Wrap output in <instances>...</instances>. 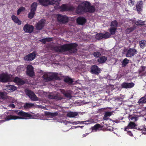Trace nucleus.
<instances>
[{
    "mask_svg": "<svg viewBox=\"0 0 146 146\" xmlns=\"http://www.w3.org/2000/svg\"><path fill=\"white\" fill-rule=\"evenodd\" d=\"M4 116L5 119L1 120L0 122H3L11 120L28 119L31 118V117L30 114L24 112L23 111H19L17 110L6 112L4 114Z\"/></svg>",
    "mask_w": 146,
    "mask_h": 146,
    "instance_id": "f257e3e1",
    "label": "nucleus"
},
{
    "mask_svg": "<svg viewBox=\"0 0 146 146\" xmlns=\"http://www.w3.org/2000/svg\"><path fill=\"white\" fill-rule=\"evenodd\" d=\"M61 0H38L39 3L41 5L44 6H47L48 5L55 4L57 6H55V9H60L62 11H73L75 8L73 6L63 5L61 6L59 5V2Z\"/></svg>",
    "mask_w": 146,
    "mask_h": 146,
    "instance_id": "f03ea898",
    "label": "nucleus"
},
{
    "mask_svg": "<svg viewBox=\"0 0 146 146\" xmlns=\"http://www.w3.org/2000/svg\"><path fill=\"white\" fill-rule=\"evenodd\" d=\"M75 3L78 5L76 10L77 13L80 14L85 12H93L95 10L94 7L90 6V3L89 2L78 1H76Z\"/></svg>",
    "mask_w": 146,
    "mask_h": 146,
    "instance_id": "7ed1b4c3",
    "label": "nucleus"
},
{
    "mask_svg": "<svg viewBox=\"0 0 146 146\" xmlns=\"http://www.w3.org/2000/svg\"><path fill=\"white\" fill-rule=\"evenodd\" d=\"M77 46L76 44L71 43L56 46L54 48V49L57 52H61L69 50L71 52H74L77 50L76 47Z\"/></svg>",
    "mask_w": 146,
    "mask_h": 146,
    "instance_id": "20e7f679",
    "label": "nucleus"
},
{
    "mask_svg": "<svg viewBox=\"0 0 146 146\" xmlns=\"http://www.w3.org/2000/svg\"><path fill=\"white\" fill-rule=\"evenodd\" d=\"M43 78L46 81H50L54 79L59 80L60 78L58 76V74L56 73H45L43 76Z\"/></svg>",
    "mask_w": 146,
    "mask_h": 146,
    "instance_id": "39448f33",
    "label": "nucleus"
},
{
    "mask_svg": "<svg viewBox=\"0 0 146 146\" xmlns=\"http://www.w3.org/2000/svg\"><path fill=\"white\" fill-rule=\"evenodd\" d=\"M25 91L26 94L32 100L34 101H37L38 100V98L33 92L28 90H26Z\"/></svg>",
    "mask_w": 146,
    "mask_h": 146,
    "instance_id": "423d86ee",
    "label": "nucleus"
},
{
    "mask_svg": "<svg viewBox=\"0 0 146 146\" xmlns=\"http://www.w3.org/2000/svg\"><path fill=\"white\" fill-rule=\"evenodd\" d=\"M10 76L6 73L1 74L0 75V81L2 82H7L9 80Z\"/></svg>",
    "mask_w": 146,
    "mask_h": 146,
    "instance_id": "0eeeda50",
    "label": "nucleus"
},
{
    "mask_svg": "<svg viewBox=\"0 0 146 146\" xmlns=\"http://www.w3.org/2000/svg\"><path fill=\"white\" fill-rule=\"evenodd\" d=\"M34 27L32 25L26 24L24 27L23 29L25 32L31 33L33 31Z\"/></svg>",
    "mask_w": 146,
    "mask_h": 146,
    "instance_id": "6e6552de",
    "label": "nucleus"
},
{
    "mask_svg": "<svg viewBox=\"0 0 146 146\" xmlns=\"http://www.w3.org/2000/svg\"><path fill=\"white\" fill-rule=\"evenodd\" d=\"M36 54L35 52H33L25 56L24 59L25 60L31 61L33 60L35 58Z\"/></svg>",
    "mask_w": 146,
    "mask_h": 146,
    "instance_id": "1a4fd4ad",
    "label": "nucleus"
},
{
    "mask_svg": "<svg viewBox=\"0 0 146 146\" xmlns=\"http://www.w3.org/2000/svg\"><path fill=\"white\" fill-rule=\"evenodd\" d=\"M58 21L63 23L67 22L68 20V18L66 16L58 15L57 17Z\"/></svg>",
    "mask_w": 146,
    "mask_h": 146,
    "instance_id": "9d476101",
    "label": "nucleus"
},
{
    "mask_svg": "<svg viewBox=\"0 0 146 146\" xmlns=\"http://www.w3.org/2000/svg\"><path fill=\"white\" fill-rule=\"evenodd\" d=\"M137 52V50L134 49L130 48L127 51L126 54V56L127 57H131L133 56Z\"/></svg>",
    "mask_w": 146,
    "mask_h": 146,
    "instance_id": "9b49d317",
    "label": "nucleus"
},
{
    "mask_svg": "<svg viewBox=\"0 0 146 146\" xmlns=\"http://www.w3.org/2000/svg\"><path fill=\"white\" fill-rule=\"evenodd\" d=\"M27 73L30 76H33L34 74V72L33 67L31 65H29L27 67Z\"/></svg>",
    "mask_w": 146,
    "mask_h": 146,
    "instance_id": "f8f14e48",
    "label": "nucleus"
},
{
    "mask_svg": "<svg viewBox=\"0 0 146 146\" xmlns=\"http://www.w3.org/2000/svg\"><path fill=\"white\" fill-rule=\"evenodd\" d=\"M45 21L43 19L40 20L37 23L36 26V28L38 30H40L44 26Z\"/></svg>",
    "mask_w": 146,
    "mask_h": 146,
    "instance_id": "ddd939ff",
    "label": "nucleus"
},
{
    "mask_svg": "<svg viewBox=\"0 0 146 146\" xmlns=\"http://www.w3.org/2000/svg\"><path fill=\"white\" fill-rule=\"evenodd\" d=\"M101 71L100 69L97 66H92L91 68V72L92 73L98 74Z\"/></svg>",
    "mask_w": 146,
    "mask_h": 146,
    "instance_id": "4468645a",
    "label": "nucleus"
},
{
    "mask_svg": "<svg viewBox=\"0 0 146 146\" xmlns=\"http://www.w3.org/2000/svg\"><path fill=\"white\" fill-rule=\"evenodd\" d=\"M134 86V84L133 83H127L124 82L121 84L122 88H131L133 87Z\"/></svg>",
    "mask_w": 146,
    "mask_h": 146,
    "instance_id": "2eb2a0df",
    "label": "nucleus"
},
{
    "mask_svg": "<svg viewBox=\"0 0 146 146\" xmlns=\"http://www.w3.org/2000/svg\"><path fill=\"white\" fill-rule=\"evenodd\" d=\"M16 87L13 85H10L7 86L5 90L8 92H11L16 90Z\"/></svg>",
    "mask_w": 146,
    "mask_h": 146,
    "instance_id": "dca6fc26",
    "label": "nucleus"
},
{
    "mask_svg": "<svg viewBox=\"0 0 146 146\" xmlns=\"http://www.w3.org/2000/svg\"><path fill=\"white\" fill-rule=\"evenodd\" d=\"M142 3L141 1H139L137 3L136 5V8L137 11L139 13L142 10Z\"/></svg>",
    "mask_w": 146,
    "mask_h": 146,
    "instance_id": "f3484780",
    "label": "nucleus"
},
{
    "mask_svg": "<svg viewBox=\"0 0 146 146\" xmlns=\"http://www.w3.org/2000/svg\"><path fill=\"white\" fill-rule=\"evenodd\" d=\"M136 125L133 122H131L125 129V131H127V129H132L134 128Z\"/></svg>",
    "mask_w": 146,
    "mask_h": 146,
    "instance_id": "a211bd4d",
    "label": "nucleus"
},
{
    "mask_svg": "<svg viewBox=\"0 0 146 146\" xmlns=\"http://www.w3.org/2000/svg\"><path fill=\"white\" fill-rule=\"evenodd\" d=\"M14 82L19 85H22L24 83V82L23 80L17 77L15 78Z\"/></svg>",
    "mask_w": 146,
    "mask_h": 146,
    "instance_id": "6ab92c4d",
    "label": "nucleus"
},
{
    "mask_svg": "<svg viewBox=\"0 0 146 146\" xmlns=\"http://www.w3.org/2000/svg\"><path fill=\"white\" fill-rule=\"evenodd\" d=\"M11 18L12 19L15 23H17L19 25H20L21 24V21L16 16L13 15L12 16Z\"/></svg>",
    "mask_w": 146,
    "mask_h": 146,
    "instance_id": "aec40b11",
    "label": "nucleus"
},
{
    "mask_svg": "<svg viewBox=\"0 0 146 146\" xmlns=\"http://www.w3.org/2000/svg\"><path fill=\"white\" fill-rule=\"evenodd\" d=\"M48 98L51 99H54L57 100H60L62 98L60 97L59 94L54 95L53 94H50L48 96Z\"/></svg>",
    "mask_w": 146,
    "mask_h": 146,
    "instance_id": "412c9836",
    "label": "nucleus"
},
{
    "mask_svg": "<svg viewBox=\"0 0 146 146\" xmlns=\"http://www.w3.org/2000/svg\"><path fill=\"white\" fill-rule=\"evenodd\" d=\"M3 100L7 101V102H10L13 103L15 101L13 98L10 96H8L6 94L5 98Z\"/></svg>",
    "mask_w": 146,
    "mask_h": 146,
    "instance_id": "4be33fe9",
    "label": "nucleus"
},
{
    "mask_svg": "<svg viewBox=\"0 0 146 146\" xmlns=\"http://www.w3.org/2000/svg\"><path fill=\"white\" fill-rule=\"evenodd\" d=\"M112 112H106L103 118L104 120H108L109 118L108 117L111 116L112 114Z\"/></svg>",
    "mask_w": 146,
    "mask_h": 146,
    "instance_id": "5701e85b",
    "label": "nucleus"
},
{
    "mask_svg": "<svg viewBox=\"0 0 146 146\" xmlns=\"http://www.w3.org/2000/svg\"><path fill=\"white\" fill-rule=\"evenodd\" d=\"M77 21L79 24L82 25L85 23L86 19L83 17H79L77 19Z\"/></svg>",
    "mask_w": 146,
    "mask_h": 146,
    "instance_id": "b1692460",
    "label": "nucleus"
},
{
    "mask_svg": "<svg viewBox=\"0 0 146 146\" xmlns=\"http://www.w3.org/2000/svg\"><path fill=\"white\" fill-rule=\"evenodd\" d=\"M78 113L77 112H73L70 111L68 112L67 116L70 117H73L78 115Z\"/></svg>",
    "mask_w": 146,
    "mask_h": 146,
    "instance_id": "393cba45",
    "label": "nucleus"
},
{
    "mask_svg": "<svg viewBox=\"0 0 146 146\" xmlns=\"http://www.w3.org/2000/svg\"><path fill=\"white\" fill-rule=\"evenodd\" d=\"M107 58L105 56H102L100 58L98 59V61L100 63H103L107 60Z\"/></svg>",
    "mask_w": 146,
    "mask_h": 146,
    "instance_id": "a878e982",
    "label": "nucleus"
},
{
    "mask_svg": "<svg viewBox=\"0 0 146 146\" xmlns=\"http://www.w3.org/2000/svg\"><path fill=\"white\" fill-rule=\"evenodd\" d=\"M139 44L140 47L142 48H143L145 46H146V41L145 40L140 41Z\"/></svg>",
    "mask_w": 146,
    "mask_h": 146,
    "instance_id": "bb28decb",
    "label": "nucleus"
},
{
    "mask_svg": "<svg viewBox=\"0 0 146 146\" xmlns=\"http://www.w3.org/2000/svg\"><path fill=\"white\" fill-rule=\"evenodd\" d=\"M139 104H143L146 103V97L141 98L138 101Z\"/></svg>",
    "mask_w": 146,
    "mask_h": 146,
    "instance_id": "cd10ccee",
    "label": "nucleus"
},
{
    "mask_svg": "<svg viewBox=\"0 0 146 146\" xmlns=\"http://www.w3.org/2000/svg\"><path fill=\"white\" fill-rule=\"evenodd\" d=\"M35 11H33V9H31V11L28 15V17L30 19H32L33 18L35 14Z\"/></svg>",
    "mask_w": 146,
    "mask_h": 146,
    "instance_id": "c85d7f7f",
    "label": "nucleus"
},
{
    "mask_svg": "<svg viewBox=\"0 0 146 146\" xmlns=\"http://www.w3.org/2000/svg\"><path fill=\"white\" fill-rule=\"evenodd\" d=\"M134 22L137 25H144L145 21H142L141 20H139L137 21H134Z\"/></svg>",
    "mask_w": 146,
    "mask_h": 146,
    "instance_id": "c756f323",
    "label": "nucleus"
},
{
    "mask_svg": "<svg viewBox=\"0 0 146 146\" xmlns=\"http://www.w3.org/2000/svg\"><path fill=\"white\" fill-rule=\"evenodd\" d=\"M34 106V105L33 104L26 103L24 105V107L25 108H31Z\"/></svg>",
    "mask_w": 146,
    "mask_h": 146,
    "instance_id": "7c9ffc66",
    "label": "nucleus"
},
{
    "mask_svg": "<svg viewBox=\"0 0 146 146\" xmlns=\"http://www.w3.org/2000/svg\"><path fill=\"white\" fill-rule=\"evenodd\" d=\"M117 23L116 21H112L111 24V26L113 27L117 28Z\"/></svg>",
    "mask_w": 146,
    "mask_h": 146,
    "instance_id": "2f4dec72",
    "label": "nucleus"
},
{
    "mask_svg": "<svg viewBox=\"0 0 146 146\" xmlns=\"http://www.w3.org/2000/svg\"><path fill=\"white\" fill-rule=\"evenodd\" d=\"M129 60L127 58H125L122 62L123 66H125L129 62Z\"/></svg>",
    "mask_w": 146,
    "mask_h": 146,
    "instance_id": "473e14b6",
    "label": "nucleus"
},
{
    "mask_svg": "<svg viewBox=\"0 0 146 146\" xmlns=\"http://www.w3.org/2000/svg\"><path fill=\"white\" fill-rule=\"evenodd\" d=\"M64 81L68 83H71L72 82V80L71 79L68 77H65L64 79Z\"/></svg>",
    "mask_w": 146,
    "mask_h": 146,
    "instance_id": "72a5a7b5",
    "label": "nucleus"
},
{
    "mask_svg": "<svg viewBox=\"0 0 146 146\" xmlns=\"http://www.w3.org/2000/svg\"><path fill=\"white\" fill-rule=\"evenodd\" d=\"M37 6V3H36L35 2L33 3L31 6V9H33V11H35Z\"/></svg>",
    "mask_w": 146,
    "mask_h": 146,
    "instance_id": "f704fd0d",
    "label": "nucleus"
},
{
    "mask_svg": "<svg viewBox=\"0 0 146 146\" xmlns=\"http://www.w3.org/2000/svg\"><path fill=\"white\" fill-rule=\"evenodd\" d=\"M96 39L98 40L102 39L103 38V34L102 33H100L97 34L96 35Z\"/></svg>",
    "mask_w": 146,
    "mask_h": 146,
    "instance_id": "c9c22d12",
    "label": "nucleus"
},
{
    "mask_svg": "<svg viewBox=\"0 0 146 146\" xmlns=\"http://www.w3.org/2000/svg\"><path fill=\"white\" fill-rule=\"evenodd\" d=\"M7 94L5 92H3L0 91V99L3 100Z\"/></svg>",
    "mask_w": 146,
    "mask_h": 146,
    "instance_id": "e433bc0d",
    "label": "nucleus"
},
{
    "mask_svg": "<svg viewBox=\"0 0 146 146\" xmlns=\"http://www.w3.org/2000/svg\"><path fill=\"white\" fill-rule=\"evenodd\" d=\"M61 92L64 94V96L70 98L71 97V95L69 93L66 92L63 90H62Z\"/></svg>",
    "mask_w": 146,
    "mask_h": 146,
    "instance_id": "4c0bfd02",
    "label": "nucleus"
},
{
    "mask_svg": "<svg viewBox=\"0 0 146 146\" xmlns=\"http://www.w3.org/2000/svg\"><path fill=\"white\" fill-rule=\"evenodd\" d=\"M45 114L46 115L49 116H53L57 115L56 113H51L49 112H45Z\"/></svg>",
    "mask_w": 146,
    "mask_h": 146,
    "instance_id": "58836bf2",
    "label": "nucleus"
},
{
    "mask_svg": "<svg viewBox=\"0 0 146 146\" xmlns=\"http://www.w3.org/2000/svg\"><path fill=\"white\" fill-rule=\"evenodd\" d=\"M117 29V28L116 27H111L110 30V32L111 35H113L115 33L116 30Z\"/></svg>",
    "mask_w": 146,
    "mask_h": 146,
    "instance_id": "ea45409f",
    "label": "nucleus"
},
{
    "mask_svg": "<svg viewBox=\"0 0 146 146\" xmlns=\"http://www.w3.org/2000/svg\"><path fill=\"white\" fill-rule=\"evenodd\" d=\"M134 29V28L133 27L127 28L125 30V32L126 33L129 34L133 31Z\"/></svg>",
    "mask_w": 146,
    "mask_h": 146,
    "instance_id": "a19ab883",
    "label": "nucleus"
},
{
    "mask_svg": "<svg viewBox=\"0 0 146 146\" xmlns=\"http://www.w3.org/2000/svg\"><path fill=\"white\" fill-rule=\"evenodd\" d=\"M135 3V0H129L128 4L131 6H133Z\"/></svg>",
    "mask_w": 146,
    "mask_h": 146,
    "instance_id": "79ce46f5",
    "label": "nucleus"
},
{
    "mask_svg": "<svg viewBox=\"0 0 146 146\" xmlns=\"http://www.w3.org/2000/svg\"><path fill=\"white\" fill-rule=\"evenodd\" d=\"M100 125L98 124H97L94 126L92 128V130L94 131H96L99 128Z\"/></svg>",
    "mask_w": 146,
    "mask_h": 146,
    "instance_id": "37998d69",
    "label": "nucleus"
},
{
    "mask_svg": "<svg viewBox=\"0 0 146 146\" xmlns=\"http://www.w3.org/2000/svg\"><path fill=\"white\" fill-rule=\"evenodd\" d=\"M103 38H107L110 37V34L108 33H106L105 34H103Z\"/></svg>",
    "mask_w": 146,
    "mask_h": 146,
    "instance_id": "c03bdc74",
    "label": "nucleus"
},
{
    "mask_svg": "<svg viewBox=\"0 0 146 146\" xmlns=\"http://www.w3.org/2000/svg\"><path fill=\"white\" fill-rule=\"evenodd\" d=\"M93 55L95 57L98 58L101 55V54L99 52H94Z\"/></svg>",
    "mask_w": 146,
    "mask_h": 146,
    "instance_id": "a18cd8bd",
    "label": "nucleus"
},
{
    "mask_svg": "<svg viewBox=\"0 0 146 146\" xmlns=\"http://www.w3.org/2000/svg\"><path fill=\"white\" fill-rule=\"evenodd\" d=\"M25 9L23 7H21L20 8H19V9L18 10L17 14L18 15H19V14H20V13L22 11H24Z\"/></svg>",
    "mask_w": 146,
    "mask_h": 146,
    "instance_id": "49530a36",
    "label": "nucleus"
},
{
    "mask_svg": "<svg viewBox=\"0 0 146 146\" xmlns=\"http://www.w3.org/2000/svg\"><path fill=\"white\" fill-rule=\"evenodd\" d=\"M130 119L133 121H136L138 120V118L137 117H133L130 118Z\"/></svg>",
    "mask_w": 146,
    "mask_h": 146,
    "instance_id": "de8ad7c7",
    "label": "nucleus"
},
{
    "mask_svg": "<svg viewBox=\"0 0 146 146\" xmlns=\"http://www.w3.org/2000/svg\"><path fill=\"white\" fill-rule=\"evenodd\" d=\"M145 68L144 67H141L139 70V72L140 73L142 72L145 70Z\"/></svg>",
    "mask_w": 146,
    "mask_h": 146,
    "instance_id": "09e8293b",
    "label": "nucleus"
},
{
    "mask_svg": "<svg viewBox=\"0 0 146 146\" xmlns=\"http://www.w3.org/2000/svg\"><path fill=\"white\" fill-rule=\"evenodd\" d=\"M46 41L49 42L52 40V38H45Z\"/></svg>",
    "mask_w": 146,
    "mask_h": 146,
    "instance_id": "8fccbe9b",
    "label": "nucleus"
},
{
    "mask_svg": "<svg viewBox=\"0 0 146 146\" xmlns=\"http://www.w3.org/2000/svg\"><path fill=\"white\" fill-rule=\"evenodd\" d=\"M10 107H11V108H15V105L13 104H11L9 105Z\"/></svg>",
    "mask_w": 146,
    "mask_h": 146,
    "instance_id": "3c124183",
    "label": "nucleus"
},
{
    "mask_svg": "<svg viewBox=\"0 0 146 146\" xmlns=\"http://www.w3.org/2000/svg\"><path fill=\"white\" fill-rule=\"evenodd\" d=\"M40 41L44 43L46 41V40L45 38L41 39L40 40Z\"/></svg>",
    "mask_w": 146,
    "mask_h": 146,
    "instance_id": "603ef678",
    "label": "nucleus"
},
{
    "mask_svg": "<svg viewBox=\"0 0 146 146\" xmlns=\"http://www.w3.org/2000/svg\"><path fill=\"white\" fill-rule=\"evenodd\" d=\"M128 134L131 136H133V134L130 131H127Z\"/></svg>",
    "mask_w": 146,
    "mask_h": 146,
    "instance_id": "864d4df0",
    "label": "nucleus"
},
{
    "mask_svg": "<svg viewBox=\"0 0 146 146\" xmlns=\"http://www.w3.org/2000/svg\"><path fill=\"white\" fill-rule=\"evenodd\" d=\"M142 133L143 134H146V128L143 129V130Z\"/></svg>",
    "mask_w": 146,
    "mask_h": 146,
    "instance_id": "5fc2aeb1",
    "label": "nucleus"
},
{
    "mask_svg": "<svg viewBox=\"0 0 146 146\" xmlns=\"http://www.w3.org/2000/svg\"><path fill=\"white\" fill-rule=\"evenodd\" d=\"M61 122H63L65 124H68V123H69V122L67 121H61Z\"/></svg>",
    "mask_w": 146,
    "mask_h": 146,
    "instance_id": "6e6d98bb",
    "label": "nucleus"
},
{
    "mask_svg": "<svg viewBox=\"0 0 146 146\" xmlns=\"http://www.w3.org/2000/svg\"><path fill=\"white\" fill-rule=\"evenodd\" d=\"M85 122H89L88 123H86L85 124H90V123H92V122H91V121H86Z\"/></svg>",
    "mask_w": 146,
    "mask_h": 146,
    "instance_id": "4d7b16f0",
    "label": "nucleus"
},
{
    "mask_svg": "<svg viewBox=\"0 0 146 146\" xmlns=\"http://www.w3.org/2000/svg\"><path fill=\"white\" fill-rule=\"evenodd\" d=\"M72 124L73 125H76L77 124V121H74L72 123Z\"/></svg>",
    "mask_w": 146,
    "mask_h": 146,
    "instance_id": "13d9d810",
    "label": "nucleus"
},
{
    "mask_svg": "<svg viewBox=\"0 0 146 146\" xmlns=\"http://www.w3.org/2000/svg\"><path fill=\"white\" fill-rule=\"evenodd\" d=\"M83 127H84V126H78V127H80L81 128H83Z\"/></svg>",
    "mask_w": 146,
    "mask_h": 146,
    "instance_id": "bf43d9fd",
    "label": "nucleus"
},
{
    "mask_svg": "<svg viewBox=\"0 0 146 146\" xmlns=\"http://www.w3.org/2000/svg\"><path fill=\"white\" fill-rule=\"evenodd\" d=\"M108 129L110 130H111L112 129V128L111 127H108Z\"/></svg>",
    "mask_w": 146,
    "mask_h": 146,
    "instance_id": "052dcab7",
    "label": "nucleus"
},
{
    "mask_svg": "<svg viewBox=\"0 0 146 146\" xmlns=\"http://www.w3.org/2000/svg\"><path fill=\"white\" fill-rule=\"evenodd\" d=\"M87 135H88V134H87V133H86L85 134L83 135V137L86 136Z\"/></svg>",
    "mask_w": 146,
    "mask_h": 146,
    "instance_id": "680f3d73",
    "label": "nucleus"
},
{
    "mask_svg": "<svg viewBox=\"0 0 146 146\" xmlns=\"http://www.w3.org/2000/svg\"><path fill=\"white\" fill-rule=\"evenodd\" d=\"M77 124H80V121H77Z\"/></svg>",
    "mask_w": 146,
    "mask_h": 146,
    "instance_id": "e2e57ef3",
    "label": "nucleus"
},
{
    "mask_svg": "<svg viewBox=\"0 0 146 146\" xmlns=\"http://www.w3.org/2000/svg\"><path fill=\"white\" fill-rule=\"evenodd\" d=\"M85 121H80V124H84V122Z\"/></svg>",
    "mask_w": 146,
    "mask_h": 146,
    "instance_id": "0e129e2a",
    "label": "nucleus"
},
{
    "mask_svg": "<svg viewBox=\"0 0 146 146\" xmlns=\"http://www.w3.org/2000/svg\"><path fill=\"white\" fill-rule=\"evenodd\" d=\"M75 127V128H78V126H77V127Z\"/></svg>",
    "mask_w": 146,
    "mask_h": 146,
    "instance_id": "69168bd1",
    "label": "nucleus"
},
{
    "mask_svg": "<svg viewBox=\"0 0 146 146\" xmlns=\"http://www.w3.org/2000/svg\"><path fill=\"white\" fill-rule=\"evenodd\" d=\"M145 120H146V118H145Z\"/></svg>",
    "mask_w": 146,
    "mask_h": 146,
    "instance_id": "338daca9",
    "label": "nucleus"
}]
</instances>
